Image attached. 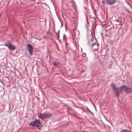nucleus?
<instances>
[{
  "instance_id": "nucleus-6",
  "label": "nucleus",
  "mask_w": 132,
  "mask_h": 132,
  "mask_svg": "<svg viewBox=\"0 0 132 132\" xmlns=\"http://www.w3.org/2000/svg\"><path fill=\"white\" fill-rule=\"evenodd\" d=\"M41 125V122L39 120H36L34 122V125L37 127H39Z\"/></svg>"
},
{
  "instance_id": "nucleus-8",
  "label": "nucleus",
  "mask_w": 132,
  "mask_h": 132,
  "mask_svg": "<svg viewBox=\"0 0 132 132\" xmlns=\"http://www.w3.org/2000/svg\"><path fill=\"white\" fill-rule=\"evenodd\" d=\"M60 31H59L57 33H56L57 37L58 38H59L60 37L59 36Z\"/></svg>"
},
{
  "instance_id": "nucleus-4",
  "label": "nucleus",
  "mask_w": 132,
  "mask_h": 132,
  "mask_svg": "<svg viewBox=\"0 0 132 132\" xmlns=\"http://www.w3.org/2000/svg\"><path fill=\"white\" fill-rule=\"evenodd\" d=\"M52 116V115L50 114L43 113L40 114L38 115L39 117L42 119H44L50 117Z\"/></svg>"
},
{
  "instance_id": "nucleus-5",
  "label": "nucleus",
  "mask_w": 132,
  "mask_h": 132,
  "mask_svg": "<svg viewBox=\"0 0 132 132\" xmlns=\"http://www.w3.org/2000/svg\"><path fill=\"white\" fill-rule=\"evenodd\" d=\"M5 45L8 47L10 50H14L15 49V46L13 45H11L10 43L5 44Z\"/></svg>"
},
{
  "instance_id": "nucleus-11",
  "label": "nucleus",
  "mask_w": 132,
  "mask_h": 132,
  "mask_svg": "<svg viewBox=\"0 0 132 132\" xmlns=\"http://www.w3.org/2000/svg\"><path fill=\"white\" fill-rule=\"evenodd\" d=\"M29 125H31L32 126H33V122H31L29 124Z\"/></svg>"
},
{
  "instance_id": "nucleus-9",
  "label": "nucleus",
  "mask_w": 132,
  "mask_h": 132,
  "mask_svg": "<svg viewBox=\"0 0 132 132\" xmlns=\"http://www.w3.org/2000/svg\"><path fill=\"white\" fill-rule=\"evenodd\" d=\"M120 132H132L128 130H124L121 131Z\"/></svg>"
},
{
  "instance_id": "nucleus-2",
  "label": "nucleus",
  "mask_w": 132,
  "mask_h": 132,
  "mask_svg": "<svg viewBox=\"0 0 132 132\" xmlns=\"http://www.w3.org/2000/svg\"><path fill=\"white\" fill-rule=\"evenodd\" d=\"M111 86L112 88L113 89L115 93L116 96L117 97H118L119 96L120 93H121L120 91V89H119L118 88L116 87L115 85L113 83L111 84Z\"/></svg>"
},
{
  "instance_id": "nucleus-13",
  "label": "nucleus",
  "mask_w": 132,
  "mask_h": 132,
  "mask_svg": "<svg viewBox=\"0 0 132 132\" xmlns=\"http://www.w3.org/2000/svg\"><path fill=\"white\" fill-rule=\"evenodd\" d=\"M131 22H132V20H131Z\"/></svg>"
},
{
  "instance_id": "nucleus-10",
  "label": "nucleus",
  "mask_w": 132,
  "mask_h": 132,
  "mask_svg": "<svg viewBox=\"0 0 132 132\" xmlns=\"http://www.w3.org/2000/svg\"><path fill=\"white\" fill-rule=\"evenodd\" d=\"M58 64V63H53V64L54 65L56 66Z\"/></svg>"
},
{
  "instance_id": "nucleus-1",
  "label": "nucleus",
  "mask_w": 132,
  "mask_h": 132,
  "mask_svg": "<svg viewBox=\"0 0 132 132\" xmlns=\"http://www.w3.org/2000/svg\"><path fill=\"white\" fill-rule=\"evenodd\" d=\"M124 90V91L126 93H132V89L129 88L125 86H121L120 88V92H122Z\"/></svg>"
},
{
  "instance_id": "nucleus-12",
  "label": "nucleus",
  "mask_w": 132,
  "mask_h": 132,
  "mask_svg": "<svg viewBox=\"0 0 132 132\" xmlns=\"http://www.w3.org/2000/svg\"><path fill=\"white\" fill-rule=\"evenodd\" d=\"M96 44V43H93L92 45V47H93V46H94Z\"/></svg>"
},
{
  "instance_id": "nucleus-7",
  "label": "nucleus",
  "mask_w": 132,
  "mask_h": 132,
  "mask_svg": "<svg viewBox=\"0 0 132 132\" xmlns=\"http://www.w3.org/2000/svg\"><path fill=\"white\" fill-rule=\"evenodd\" d=\"M28 48L29 52L30 55H32V54L33 48L32 46L30 44L28 45Z\"/></svg>"
},
{
  "instance_id": "nucleus-3",
  "label": "nucleus",
  "mask_w": 132,
  "mask_h": 132,
  "mask_svg": "<svg viewBox=\"0 0 132 132\" xmlns=\"http://www.w3.org/2000/svg\"><path fill=\"white\" fill-rule=\"evenodd\" d=\"M117 2V0H102V2L104 4L111 5L114 4Z\"/></svg>"
}]
</instances>
